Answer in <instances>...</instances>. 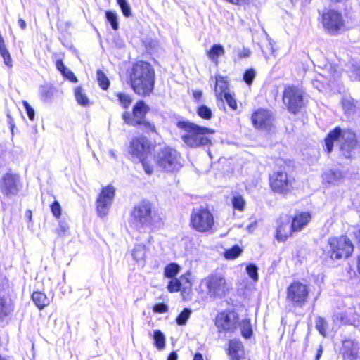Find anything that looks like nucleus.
Here are the masks:
<instances>
[{"label":"nucleus","instance_id":"nucleus-32","mask_svg":"<svg viewBox=\"0 0 360 360\" xmlns=\"http://www.w3.org/2000/svg\"><path fill=\"white\" fill-rule=\"evenodd\" d=\"M239 326H240L242 336L246 339L250 338L252 335V328L250 321L244 319L241 322L239 321Z\"/></svg>","mask_w":360,"mask_h":360},{"label":"nucleus","instance_id":"nucleus-19","mask_svg":"<svg viewBox=\"0 0 360 360\" xmlns=\"http://www.w3.org/2000/svg\"><path fill=\"white\" fill-rule=\"evenodd\" d=\"M311 215L308 212H302L297 214L292 219L291 226L294 232H299L303 229L311 221Z\"/></svg>","mask_w":360,"mask_h":360},{"label":"nucleus","instance_id":"nucleus-28","mask_svg":"<svg viewBox=\"0 0 360 360\" xmlns=\"http://www.w3.org/2000/svg\"><path fill=\"white\" fill-rule=\"evenodd\" d=\"M225 53L223 46L221 44H214L207 51L208 58L214 63L217 64L218 58L223 56Z\"/></svg>","mask_w":360,"mask_h":360},{"label":"nucleus","instance_id":"nucleus-23","mask_svg":"<svg viewBox=\"0 0 360 360\" xmlns=\"http://www.w3.org/2000/svg\"><path fill=\"white\" fill-rule=\"evenodd\" d=\"M342 177V173L339 169H329L323 175V180L329 184H338Z\"/></svg>","mask_w":360,"mask_h":360},{"label":"nucleus","instance_id":"nucleus-42","mask_svg":"<svg viewBox=\"0 0 360 360\" xmlns=\"http://www.w3.org/2000/svg\"><path fill=\"white\" fill-rule=\"evenodd\" d=\"M198 115L203 119L210 120L212 116V110L205 105H201L198 108Z\"/></svg>","mask_w":360,"mask_h":360},{"label":"nucleus","instance_id":"nucleus-45","mask_svg":"<svg viewBox=\"0 0 360 360\" xmlns=\"http://www.w3.org/2000/svg\"><path fill=\"white\" fill-rule=\"evenodd\" d=\"M256 76V72L253 68H249L243 74V80L248 85L250 86Z\"/></svg>","mask_w":360,"mask_h":360},{"label":"nucleus","instance_id":"nucleus-43","mask_svg":"<svg viewBox=\"0 0 360 360\" xmlns=\"http://www.w3.org/2000/svg\"><path fill=\"white\" fill-rule=\"evenodd\" d=\"M116 96L120 104L123 106V108L127 109L132 101V99L130 97V96L121 92L117 93Z\"/></svg>","mask_w":360,"mask_h":360},{"label":"nucleus","instance_id":"nucleus-20","mask_svg":"<svg viewBox=\"0 0 360 360\" xmlns=\"http://www.w3.org/2000/svg\"><path fill=\"white\" fill-rule=\"evenodd\" d=\"M228 354L231 360H241L244 356V347L242 342L236 340H230Z\"/></svg>","mask_w":360,"mask_h":360},{"label":"nucleus","instance_id":"nucleus-10","mask_svg":"<svg viewBox=\"0 0 360 360\" xmlns=\"http://www.w3.org/2000/svg\"><path fill=\"white\" fill-rule=\"evenodd\" d=\"M214 325L219 333H233L239 326V316L233 310L219 312L214 319Z\"/></svg>","mask_w":360,"mask_h":360},{"label":"nucleus","instance_id":"nucleus-1","mask_svg":"<svg viewBox=\"0 0 360 360\" xmlns=\"http://www.w3.org/2000/svg\"><path fill=\"white\" fill-rule=\"evenodd\" d=\"M130 84L133 91L141 96L150 95L154 89L155 71L149 63L140 60L132 67Z\"/></svg>","mask_w":360,"mask_h":360},{"label":"nucleus","instance_id":"nucleus-62","mask_svg":"<svg viewBox=\"0 0 360 360\" xmlns=\"http://www.w3.org/2000/svg\"><path fill=\"white\" fill-rule=\"evenodd\" d=\"M322 354H323V348L320 345L319 349H317V352H316V356H315V360H319L320 358L322 356Z\"/></svg>","mask_w":360,"mask_h":360},{"label":"nucleus","instance_id":"nucleus-11","mask_svg":"<svg viewBox=\"0 0 360 360\" xmlns=\"http://www.w3.org/2000/svg\"><path fill=\"white\" fill-rule=\"evenodd\" d=\"M309 287L297 281L292 283L287 289V300L295 306L302 307L307 302L309 297Z\"/></svg>","mask_w":360,"mask_h":360},{"label":"nucleus","instance_id":"nucleus-58","mask_svg":"<svg viewBox=\"0 0 360 360\" xmlns=\"http://www.w3.org/2000/svg\"><path fill=\"white\" fill-rule=\"evenodd\" d=\"M6 165V162L4 158V152L1 149V146H0V173L1 172V168L4 167Z\"/></svg>","mask_w":360,"mask_h":360},{"label":"nucleus","instance_id":"nucleus-31","mask_svg":"<svg viewBox=\"0 0 360 360\" xmlns=\"http://www.w3.org/2000/svg\"><path fill=\"white\" fill-rule=\"evenodd\" d=\"M154 345L158 350H162L165 347V336L160 330L153 332Z\"/></svg>","mask_w":360,"mask_h":360},{"label":"nucleus","instance_id":"nucleus-56","mask_svg":"<svg viewBox=\"0 0 360 360\" xmlns=\"http://www.w3.org/2000/svg\"><path fill=\"white\" fill-rule=\"evenodd\" d=\"M56 65L61 74L64 72H65V70L68 69V68H66V66L64 65L63 60L60 59L56 60Z\"/></svg>","mask_w":360,"mask_h":360},{"label":"nucleus","instance_id":"nucleus-5","mask_svg":"<svg viewBox=\"0 0 360 360\" xmlns=\"http://www.w3.org/2000/svg\"><path fill=\"white\" fill-rule=\"evenodd\" d=\"M354 251V245L346 236L328 238L326 252L332 259H347Z\"/></svg>","mask_w":360,"mask_h":360},{"label":"nucleus","instance_id":"nucleus-38","mask_svg":"<svg viewBox=\"0 0 360 360\" xmlns=\"http://www.w3.org/2000/svg\"><path fill=\"white\" fill-rule=\"evenodd\" d=\"M105 16H106L107 20L110 24L111 27L114 30H117L119 28V23H118L117 13L115 11H107L105 12Z\"/></svg>","mask_w":360,"mask_h":360},{"label":"nucleus","instance_id":"nucleus-50","mask_svg":"<svg viewBox=\"0 0 360 360\" xmlns=\"http://www.w3.org/2000/svg\"><path fill=\"white\" fill-rule=\"evenodd\" d=\"M224 98L231 108L233 110H236L237 108L236 99L229 92H225V94H224Z\"/></svg>","mask_w":360,"mask_h":360},{"label":"nucleus","instance_id":"nucleus-63","mask_svg":"<svg viewBox=\"0 0 360 360\" xmlns=\"http://www.w3.org/2000/svg\"><path fill=\"white\" fill-rule=\"evenodd\" d=\"M18 25L20 27V28L22 30H25L26 29L27 27V24H26V22L22 19V18H20L18 20Z\"/></svg>","mask_w":360,"mask_h":360},{"label":"nucleus","instance_id":"nucleus-13","mask_svg":"<svg viewBox=\"0 0 360 360\" xmlns=\"http://www.w3.org/2000/svg\"><path fill=\"white\" fill-rule=\"evenodd\" d=\"M149 110V106L143 100H140L133 106L132 113L128 111L123 112L122 119L124 123L138 127L142 122L141 120L146 119V115Z\"/></svg>","mask_w":360,"mask_h":360},{"label":"nucleus","instance_id":"nucleus-60","mask_svg":"<svg viewBox=\"0 0 360 360\" xmlns=\"http://www.w3.org/2000/svg\"><path fill=\"white\" fill-rule=\"evenodd\" d=\"M7 117H8V124H9L10 127H11V133L13 134V130H14V127H15L14 120L11 117V115L9 114L7 115Z\"/></svg>","mask_w":360,"mask_h":360},{"label":"nucleus","instance_id":"nucleus-59","mask_svg":"<svg viewBox=\"0 0 360 360\" xmlns=\"http://www.w3.org/2000/svg\"><path fill=\"white\" fill-rule=\"evenodd\" d=\"M353 234L357 243L360 245V228H355V229L353 231Z\"/></svg>","mask_w":360,"mask_h":360},{"label":"nucleus","instance_id":"nucleus-33","mask_svg":"<svg viewBox=\"0 0 360 360\" xmlns=\"http://www.w3.org/2000/svg\"><path fill=\"white\" fill-rule=\"evenodd\" d=\"M349 72L352 79L360 81V62L352 60L349 68Z\"/></svg>","mask_w":360,"mask_h":360},{"label":"nucleus","instance_id":"nucleus-37","mask_svg":"<svg viewBox=\"0 0 360 360\" xmlns=\"http://www.w3.org/2000/svg\"><path fill=\"white\" fill-rule=\"evenodd\" d=\"M231 203H232L233 207L235 210H237L239 211H243L245 209L246 202L242 195H236L233 196V198L231 199Z\"/></svg>","mask_w":360,"mask_h":360},{"label":"nucleus","instance_id":"nucleus-12","mask_svg":"<svg viewBox=\"0 0 360 360\" xmlns=\"http://www.w3.org/2000/svg\"><path fill=\"white\" fill-rule=\"evenodd\" d=\"M115 195V188L112 185L103 187L96 199V212L100 217H105L109 212Z\"/></svg>","mask_w":360,"mask_h":360},{"label":"nucleus","instance_id":"nucleus-46","mask_svg":"<svg viewBox=\"0 0 360 360\" xmlns=\"http://www.w3.org/2000/svg\"><path fill=\"white\" fill-rule=\"evenodd\" d=\"M248 276L254 281L258 280V267L254 264H250L246 266Z\"/></svg>","mask_w":360,"mask_h":360},{"label":"nucleus","instance_id":"nucleus-57","mask_svg":"<svg viewBox=\"0 0 360 360\" xmlns=\"http://www.w3.org/2000/svg\"><path fill=\"white\" fill-rule=\"evenodd\" d=\"M251 54V51L249 49L243 48L242 51H240L238 53V57L240 58H248Z\"/></svg>","mask_w":360,"mask_h":360},{"label":"nucleus","instance_id":"nucleus-15","mask_svg":"<svg viewBox=\"0 0 360 360\" xmlns=\"http://www.w3.org/2000/svg\"><path fill=\"white\" fill-rule=\"evenodd\" d=\"M270 186L271 189L278 193L285 194L292 188V182L286 172L279 171L270 176Z\"/></svg>","mask_w":360,"mask_h":360},{"label":"nucleus","instance_id":"nucleus-53","mask_svg":"<svg viewBox=\"0 0 360 360\" xmlns=\"http://www.w3.org/2000/svg\"><path fill=\"white\" fill-rule=\"evenodd\" d=\"M139 161L141 162L143 169H144L145 172L147 174L150 175L153 172V167L150 166L146 160V158H143L142 160H139Z\"/></svg>","mask_w":360,"mask_h":360},{"label":"nucleus","instance_id":"nucleus-6","mask_svg":"<svg viewBox=\"0 0 360 360\" xmlns=\"http://www.w3.org/2000/svg\"><path fill=\"white\" fill-rule=\"evenodd\" d=\"M154 160L161 170L167 172H176L182 166L179 153L169 147L159 150L154 156Z\"/></svg>","mask_w":360,"mask_h":360},{"label":"nucleus","instance_id":"nucleus-49","mask_svg":"<svg viewBox=\"0 0 360 360\" xmlns=\"http://www.w3.org/2000/svg\"><path fill=\"white\" fill-rule=\"evenodd\" d=\"M51 210L53 215L56 218L58 219L61 216V207L57 200H54V202L51 204Z\"/></svg>","mask_w":360,"mask_h":360},{"label":"nucleus","instance_id":"nucleus-27","mask_svg":"<svg viewBox=\"0 0 360 360\" xmlns=\"http://www.w3.org/2000/svg\"><path fill=\"white\" fill-rule=\"evenodd\" d=\"M146 253V247L142 244L136 245L131 252V255L134 259L136 262H141L144 264L145 262V257Z\"/></svg>","mask_w":360,"mask_h":360},{"label":"nucleus","instance_id":"nucleus-29","mask_svg":"<svg viewBox=\"0 0 360 360\" xmlns=\"http://www.w3.org/2000/svg\"><path fill=\"white\" fill-rule=\"evenodd\" d=\"M39 94L44 102H51L53 97V87L49 84L42 85L39 88Z\"/></svg>","mask_w":360,"mask_h":360},{"label":"nucleus","instance_id":"nucleus-61","mask_svg":"<svg viewBox=\"0 0 360 360\" xmlns=\"http://www.w3.org/2000/svg\"><path fill=\"white\" fill-rule=\"evenodd\" d=\"M177 359H178V355L175 351L172 352L167 357V360H177Z\"/></svg>","mask_w":360,"mask_h":360},{"label":"nucleus","instance_id":"nucleus-34","mask_svg":"<svg viewBox=\"0 0 360 360\" xmlns=\"http://www.w3.org/2000/svg\"><path fill=\"white\" fill-rule=\"evenodd\" d=\"M243 252V249L238 245H235L224 252V257L227 259H234L237 258Z\"/></svg>","mask_w":360,"mask_h":360},{"label":"nucleus","instance_id":"nucleus-25","mask_svg":"<svg viewBox=\"0 0 360 360\" xmlns=\"http://www.w3.org/2000/svg\"><path fill=\"white\" fill-rule=\"evenodd\" d=\"M340 321L345 325L356 326L359 323V315L354 310H349L340 315Z\"/></svg>","mask_w":360,"mask_h":360},{"label":"nucleus","instance_id":"nucleus-22","mask_svg":"<svg viewBox=\"0 0 360 360\" xmlns=\"http://www.w3.org/2000/svg\"><path fill=\"white\" fill-rule=\"evenodd\" d=\"M14 309V304L10 298L0 295V321L11 316Z\"/></svg>","mask_w":360,"mask_h":360},{"label":"nucleus","instance_id":"nucleus-51","mask_svg":"<svg viewBox=\"0 0 360 360\" xmlns=\"http://www.w3.org/2000/svg\"><path fill=\"white\" fill-rule=\"evenodd\" d=\"M168 309H169V307H168L167 304H166L163 302L156 303L153 307V311L155 313H159V314L165 313V312L168 311Z\"/></svg>","mask_w":360,"mask_h":360},{"label":"nucleus","instance_id":"nucleus-64","mask_svg":"<svg viewBox=\"0 0 360 360\" xmlns=\"http://www.w3.org/2000/svg\"><path fill=\"white\" fill-rule=\"evenodd\" d=\"M193 360H204L202 354L197 352L193 357Z\"/></svg>","mask_w":360,"mask_h":360},{"label":"nucleus","instance_id":"nucleus-39","mask_svg":"<svg viewBox=\"0 0 360 360\" xmlns=\"http://www.w3.org/2000/svg\"><path fill=\"white\" fill-rule=\"evenodd\" d=\"M315 326L321 335L324 337L326 335L328 323L323 318L318 316L315 321Z\"/></svg>","mask_w":360,"mask_h":360},{"label":"nucleus","instance_id":"nucleus-3","mask_svg":"<svg viewBox=\"0 0 360 360\" xmlns=\"http://www.w3.org/2000/svg\"><path fill=\"white\" fill-rule=\"evenodd\" d=\"M335 143L340 145L342 155L348 158L351 157L352 150L356 145V139L353 132L336 127L325 138V147L328 153L333 151Z\"/></svg>","mask_w":360,"mask_h":360},{"label":"nucleus","instance_id":"nucleus-24","mask_svg":"<svg viewBox=\"0 0 360 360\" xmlns=\"http://www.w3.org/2000/svg\"><path fill=\"white\" fill-rule=\"evenodd\" d=\"M228 77L221 76V75H217L216 77V81H215V94L217 96V97H221L222 94H225V92H227L228 90Z\"/></svg>","mask_w":360,"mask_h":360},{"label":"nucleus","instance_id":"nucleus-52","mask_svg":"<svg viewBox=\"0 0 360 360\" xmlns=\"http://www.w3.org/2000/svg\"><path fill=\"white\" fill-rule=\"evenodd\" d=\"M22 104L26 110L27 117L30 120L33 121L35 116V112L34 108L26 101H23Z\"/></svg>","mask_w":360,"mask_h":360},{"label":"nucleus","instance_id":"nucleus-17","mask_svg":"<svg viewBox=\"0 0 360 360\" xmlns=\"http://www.w3.org/2000/svg\"><path fill=\"white\" fill-rule=\"evenodd\" d=\"M253 125L258 129H266L271 124L272 115L271 111L259 109L252 115Z\"/></svg>","mask_w":360,"mask_h":360},{"label":"nucleus","instance_id":"nucleus-47","mask_svg":"<svg viewBox=\"0 0 360 360\" xmlns=\"http://www.w3.org/2000/svg\"><path fill=\"white\" fill-rule=\"evenodd\" d=\"M142 122L138 125L142 130L146 132H155V126L153 123L146 120V119L141 120Z\"/></svg>","mask_w":360,"mask_h":360},{"label":"nucleus","instance_id":"nucleus-7","mask_svg":"<svg viewBox=\"0 0 360 360\" xmlns=\"http://www.w3.org/2000/svg\"><path fill=\"white\" fill-rule=\"evenodd\" d=\"M191 225L193 229L200 233H212L214 219L211 212L205 207L194 208L190 217Z\"/></svg>","mask_w":360,"mask_h":360},{"label":"nucleus","instance_id":"nucleus-9","mask_svg":"<svg viewBox=\"0 0 360 360\" xmlns=\"http://www.w3.org/2000/svg\"><path fill=\"white\" fill-rule=\"evenodd\" d=\"M154 217L152 204L148 200H142L134 207L132 217L134 224L138 229L150 227Z\"/></svg>","mask_w":360,"mask_h":360},{"label":"nucleus","instance_id":"nucleus-40","mask_svg":"<svg viewBox=\"0 0 360 360\" xmlns=\"http://www.w3.org/2000/svg\"><path fill=\"white\" fill-rule=\"evenodd\" d=\"M75 96L77 103L83 106L88 105L89 99L86 94L82 92L81 87H77L75 89Z\"/></svg>","mask_w":360,"mask_h":360},{"label":"nucleus","instance_id":"nucleus-18","mask_svg":"<svg viewBox=\"0 0 360 360\" xmlns=\"http://www.w3.org/2000/svg\"><path fill=\"white\" fill-rule=\"evenodd\" d=\"M149 151L148 141L143 138L134 139L129 147V153L139 160L146 158Z\"/></svg>","mask_w":360,"mask_h":360},{"label":"nucleus","instance_id":"nucleus-21","mask_svg":"<svg viewBox=\"0 0 360 360\" xmlns=\"http://www.w3.org/2000/svg\"><path fill=\"white\" fill-rule=\"evenodd\" d=\"M277 224L276 238L279 241H285L294 231H292L291 225H289L288 221L284 222L280 220L277 221Z\"/></svg>","mask_w":360,"mask_h":360},{"label":"nucleus","instance_id":"nucleus-55","mask_svg":"<svg viewBox=\"0 0 360 360\" xmlns=\"http://www.w3.org/2000/svg\"><path fill=\"white\" fill-rule=\"evenodd\" d=\"M68 228L69 227L66 223L63 222V221L59 222L58 234L60 236L64 235L65 233V232L68 231Z\"/></svg>","mask_w":360,"mask_h":360},{"label":"nucleus","instance_id":"nucleus-36","mask_svg":"<svg viewBox=\"0 0 360 360\" xmlns=\"http://www.w3.org/2000/svg\"><path fill=\"white\" fill-rule=\"evenodd\" d=\"M96 77L98 85L101 86V88H102L103 90H106L109 88L110 81L105 74L101 70H97Z\"/></svg>","mask_w":360,"mask_h":360},{"label":"nucleus","instance_id":"nucleus-35","mask_svg":"<svg viewBox=\"0 0 360 360\" xmlns=\"http://www.w3.org/2000/svg\"><path fill=\"white\" fill-rule=\"evenodd\" d=\"M180 271V266L176 263H170L167 265L164 270L165 277L173 278Z\"/></svg>","mask_w":360,"mask_h":360},{"label":"nucleus","instance_id":"nucleus-14","mask_svg":"<svg viewBox=\"0 0 360 360\" xmlns=\"http://www.w3.org/2000/svg\"><path fill=\"white\" fill-rule=\"evenodd\" d=\"M323 27L328 33L335 34L344 25L342 14L335 10H328L322 15Z\"/></svg>","mask_w":360,"mask_h":360},{"label":"nucleus","instance_id":"nucleus-44","mask_svg":"<svg viewBox=\"0 0 360 360\" xmlns=\"http://www.w3.org/2000/svg\"><path fill=\"white\" fill-rule=\"evenodd\" d=\"M124 16L129 18L131 15V9L127 0H117Z\"/></svg>","mask_w":360,"mask_h":360},{"label":"nucleus","instance_id":"nucleus-26","mask_svg":"<svg viewBox=\"0 0 360 360\" xmlns=\"http://www.w3.org/2000/svg\"><path fill=\"white\" fill-rule=\"evenodd\" d=\"M32 300L39 309H44L49 304V300L46 295L41 292H34L32 295Z\"/></svg>","mask_w":360,"mask_h":360},{"label":"nucleus","instance_id":"nucleus-2","mask_svg":"<svg viewBox=\"0 0 360 360\" xmlns=\"http://www.w3.org/2000/svg\"><path fill=\"white\" fill-rule=\"evenodd\" d=\"M176 126L186 131L181 136V139L187 146L195 148L208 146L211 143V140L207 135L214 134V130L184 120L178 121Z\"/></svg>","mask_w":360,"mask_h":360},{"label":"nucleus","instance_id":"nucleus-54","mask_svg":"<svg viewBox=\"0 0 360 360\" xmlns=\"http://www.w3.org/2000/svg\"><path fill=\"white\" fill-rule=\"evenodd\" d=\"M62 75L72 82H77V79L75 74L68 68L65 70V72H64Z\"/></svg>","mask_w":360,"mask_h":360},{"label":"nucleus","instance_id":"nucleus-16","mask_svg":"<svg viewBox=\"0 0 360 360\" xmlns=\"http://www.w3.org/2000/svg\"><path fill=\"white\" fill-rule=\"evenodd\" d=\"M19 176L8 172L0 180V191L7 196L15 195L18 193Z\"/></svg>","mask_w":360,"mask_h":360},{"label":"nucleus","instance_id":"nucleus-41","mask_svg":"<svg viewBox=\"0 0 360 360\" xmlns=\"http://www.w3.org/2000/svg\"><path fill=\"white\" fill-rule=\"evenodd\" d=\"M191 314V310L185 308L176 317V321L179 326H184Z\"/></svg>","mask_w":360,"mask_h":360},{"label":"nucleus","instance_id":"nucleus-8","mask_svg":"<svg viewBox=\"0 0 360 360\" xmlns=\"http://www.w3.org/2000/svg\"><path fill=\"white\" fill-rule=\"evenodd\" d=\"M283 102L289 112L296 115L304 107V95L302 89L290 85L285 87Z\"/></svg>","mask_w":360,"mask_h":360},{"label":"nucleus","instance_id":"nucleus-48","mask_svg":"<svg viewBox=\"0 0 360 360\" xmlns=\"http://www.w3.org/2000/svg\"><path fill=\"white\" fill-rule=\"evenodd\" d=\"M181 283L178 279H172L167 285L169 292H178L181 290Z\"/></svg>","mask_w":360,"mask_h":360},{"label":"nucleus","instance_id":"nucleus-4","mask_svg":"<svg viewBox=\"0 0 360 360\" xmlns=\"http://www.w3.org/2000/svg\"><path fill=\"white\" fill-rule=\"evenodd\" d=\"M201 285L205 288L207 296L214 300L225 297L232 289V283L224 273L217 271L205 277Z\"/></svg>","mask_w":360,"mask_h":360},{"label":"nucleus","instance_id":"nucleus-30","mask_svg":"<svg viewBox=\"0 0 360 360\" xmlns=\"http://www.w3.org/2000/svg\"><path fill=\"white\" fill-rule=\"evenodd\" d=\"M342 105L345 113L348 116L352 115L356 111L354 101L350 97L343 98L342 100Z\"/></svg>","mask_w":360,"mask_h":360}]
</instances>
